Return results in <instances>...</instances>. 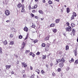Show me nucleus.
Returning a JSON list of instances; mask_svg holds the SVG:
<instances>
[{
	"label": "nucleus",
	"mask_w": 78,
	"mask_h": 78,
	"mask_svg": "<svg viewBox=\"0 0 78 78\" xmlns=\"http://www.w3.org/2000/svg\"><path fill=\"white\" fill-rule=\"evenodd\" d=\"M74 52L75 56H76L77 55V50H75L74 51Z\"/></svg>",
	"instance_id": "19"
},
{
	"label": "nucleus",
	"mask_w": 78,
	"mask_h": 78,
	"mask_svg": "<svg viewBox=\"0 0 78 78\" xmlns=\"http://www.w3.org/2000/svg\"><path fill=\"white\" fill-rule=\"evenodd\" d=\"M74 63L75 64H78V60H76L75 62H74Z\"/></svg>",
	"instance_id": "33"
},
{
	"label": "nucleus",
	"mask_w": 78,
	"mask_h": 78,
	"mask_svg": "<svg viewBox=\"0 0 78 78\" xmlns=\"http://www.w3.org/2000/svg\"><path fill=\"white\" fill-rule=\"evenodd\" d=\"M25 77H26V75H25V74H23V78H25Z\"/></svg>",
	"instance_id": "43"
},
{
	"label": "nucleus",
	"mask_w": 78,
	"mask_h": 78,
	"mask_svg": "<svg viewBox=\"0 0 78 78\" xmlns=\"http://www.w3.org/2000/svg\"><path fill=\"white\" fill-rule=\"evenodd\" d=\"M25 9H24V7H22V9L21 10V12H25Z\"/></svg>",
	"instance_id": "20"
},
{
	"label": "nucleus",
	"mask_w": 78,
	"mask_h": 78,
	"mask_svg": "<svg viewBox=\"0 0 78 78\" xmlns=\"http://www.w3.org/2000/svg\"><path fill=\"white\" fill-rule=\"evenodd\" d=\"M74 16H73V15H72V17H71V20H73V19H74Z\"/></svg>",
	"instance_id": "42"
},
{
	"label": "nucleus",
	"mask_w": 78,
	"mask_h": 78,
	"mask_svg": "<svg viewBox=\"0 0 78 78\" xmlns=\"http://www.w3.org/2000/svg\"><path fill=\"white\" fill-rule=\"evenodd\" d=\"M17 64H19V62H17Z\"/></svg>",
	"instance_id": "64"
},
{
	"label": "nucleus",
	"mask_w": 78,
	"mask_h": 78,
	"mask_svg": "<svg viewBox=\"0 0 78 78\" xmlns=\"http://www.w3.org/2000/svg\"><path fill=\"white\" fill-rule=\"evenodd\" d=\"M36 72H37L38 73V74H39V73L40 72L39 71V70L38 69H37L36 70Z\"/></svg>",
	"instance_id": "34"
},
{
	"label": "nucleus",
	"mask_w": 78,
	"mask_h": 78,
	"mask_svg": "<svg viewBox=\"0 0 78 78\" xmlns=\"http://www.w3.org/2000/svg\"><path fill=\"white\" fill-rule=\"evenodd\" d=\"M3 52H2V49L0 47V53H2Z\"/></svg>",
	"instance_id": "36"
},
{
	"label": "nucleus",
	"mask_w": 78,
	"mask_h": 78,
	"mask_svg": "<svg viewBox=\"0 0 78 78\" xmlns=\"http://www.w3.org/2000/svg\"><path fill=\"white\" fill-rule=\"evenodd\" d=\"M46 66L47 67V68H48V65H46Z\"/></svg>",
	"instance_id": "60"
},
{
	"label": "nucleus",
	"mask_w": 78,
	"mask_h": 78,
	"mask_svg": "<svg viewBox=\"0 0 78 78\" xmlns=\"http://www.w3.org/2000/svg\"><path fill=\"white\" fill-rule=\"evenodd\" d=\"M28 34H27L26 36V37L24 39V40H27V39H28Z\"/></svg>",
	"instance_id": "32"
},
{
	"label": "nucleus",
	"mask_w": 78,
	"mask_h": 78,
	"mask_svg": "<svg viewBox=\"0 0 78 78\" xmlns=\"http://www.w3.org/2000/svg\"><path fill=\"white\" fill-rule=\"evenodd\" d=\"M36 55H40V52H37L36 53Z\"/></svg>",
	"instance_id": "47"
},
{
	"label": "nucleus",
	"mask_w": 78,
	"mask_h": 78,
	"mask_svg": "<svg viewBox=\"0 0 78 78\" xmlns=\"http://www.w3.org/2000/svg\"><path fill=\"white\" fill-rule=\"evenodd\" d=\"M35 19H38V17H37V16H35Z\"/></svg>",
	"instance_id": "56"
},
{
	"label": "nucleus",
	"mask_w": 78,
	"mask_h": 78,
	"mask_svg": "<svg viewBox=\"0 0 78 78\" xmlns=\"http://www.w3.org/2000/svg\"><path fill=\"white\" fill-rule=\"evenodd\" d=\"M30 56H32L33 58H34V57H35V54L32 52H30Z\"/></svg>",
	"instance_id": "6"
},
{
	"label": "nucleus",
	"mask_w": 78,
	"mask_h": 78,
	"mask_svg": "<svg viewBox=\"0 0 78 78\" xmlns=\"http://www.w3.org/2000/svg\"><path fill=\"white\" fill-rule=\"evenodd\" d=\"M6 69H9V68L11 67V65H6L5 66Z\"/></svg>",
	"instance_id": "13"
},
{
	"label": "nucleus",
	"mask_w": 78,
	"mask_h": 78,
	"mask_svg": "<svg viewBox=\"0 0 78 78\" xmlns=\"http://www.w3.org/2000/svg\"><path fill=\"white\" fill-rule=\"evenodd\" d=\"M50 66L51 67H52V66H53V63L52 62L50 64Z\"/></svg>",
	"instance_id": "54"
},
{
	"label": "nucleus",
	"mask_w": 78,
	"mask_h": 78,
	"mask_svg": "<svg viewBox=\"0 0 78 78\" xmlns=\"http://www.w3.org/2000/svg\"><path fill=\"white\" fill-rule=\"evenodd\" d=\"M21 48V49H23V48H24V46H23Z\"/></svg>",
	"instance_id": "62"
},
{
	"label": "nucleus",
	"mask_w": 78,
	"mask_h": 78,
	"mask_svg": "<svg viewBox=\"0 0 78 78\" xmlns=\"http://www.w3.org/2000/svg\"><path fill=\"white\" fill-rule=\"evenodd\" d=\"M17 8H18L19 9L21 7H22V4H21V3H19L17 5Z\"/></svg>",
	"instance_id": "7"
},
{
	"label": "nucleus",
	"mask_w": 78,
	"mask_h": 78,
	"mask_svg": "<svg viewBox=\"0 0 78 78\" xmlns=\"http://www.w3.org/2000/svg\"><path fill=\"white\" fill-rule=\"evenodd\" d=\"M71 25L72 28H73V27H75V24L74 23H72L71 24Z\"/></svg>",
	"instance_id": "23"
},
{
	"label": "nucleus",
	"mask_w": 78,
	"mask_h": 78,
	"mask_svg": "<svg viewBox=\"0 0 78 78\" xmlns=\"http://www.w3.org/2000/svg\"><path fill=\"white\" fill-rule=\"evenodd\" d=\"M33 42H34V44H35V43H36V42H38V40H37L36 39L34 41H33Z\"/></svg>",
	"instance_id": "31"
},
{
	"label": "nucleus",
	"mask_w": 78,
	"mask_h": 78,
	"mask_svg": "<svg viewBox=\"0 0 78 78\" xmlns=\"http://www.w3.org/2000/svg\"><path fill=\"white\" fill-rule=\"evenodd\" d=\"M74 61V59L73 58H71V60L69 61V62H73Z\"/></svg>",
	"instance_id": "26"
},
{
	"label": "nucleus",
	"mask_w": 78,
	"mask_h": 78,
	"mask_svg": "<svg viewBox=\"0 0 78 78\" xmlns=\"http://www.w3.org/2000/svg\"><path fill=\"white\" fill-rule=\"evenodd\" d=\"M39 12L40 13V14H44V12H43V11L42 10H39Z\"/></svg>",
	"instance_id": "15"
},
{
	"label": "nucleus",
	"mask_w": 78,
	"mask_h": 78,
	"mask_svg": "<svg viewBox=\"0 0 78 78\" xmlns=\"http://www.w3.org/2000/svg\"><path fill=\"white\" fill-rule=\"evenodd\" d=\"M48 3L49 5H51L53 3V2L49 0L48 2Z\"/></svg>",
	"instance_id": "22"
},
{
	"label": "nucleus",
	"mask_w": 78,
	"mask_h": 78,
	"mask_svg": "<svg viewBox=\"0 0 78 78\" xmlns=\"http://www.w3.org/2000/svg\"><path fill=\"white\" fill-rule=\"evenodd\" d=\"M50 48V44H46V47L45 48V51H48L49 50Z\"/></svg>",
	"instance_id": "1"
},
{
	"label": "nucleus",
	"mask_w": 78,
	"mask_h": 78,
	"mask_svg": "<svg viewBox=\"0 0 78 78\" xmlns=\"http://www.w3.org/2000/svg\"><path fill=\"white\" fill-rule=\"evenodd\" d=\"M32 28H35V25H33L32 26Z\"/></svg>",
	"instance_id": "52"
},
{
	"label": "nucleus",
	"mask_w": 78,
	"mask_h": 78,
	"mask_svg": "<svg viewBox=\"0 0 78 78\" xmlns=\"http://www.w3.org/2000/svg\"><path fill=\"white\" fill-rule=\"evenodd\" d=\"M35 11H36V10H33L32 11V12H33V13H34V12Z\"/></svg>",
	"instance_id": "53"
},
{
	"label": "nucleus",
	"mask_w": 78,
	"mask_h": 78,
	"mask_svg": "<svg viewBox=\"0 0 78 78\" xmlns=\"http://www.w3.org/2000/svg\"><path fill=\"white\" fill-rule=\"evenodd\" d=\"M46 55H43L42 57V59H43V60L44 59H46Z\"/></svg>",
	"instance_id": "8"
},
{
	"label": "nucleus",
	"mask_w": 78,
	"mask_h": 78,
	"mask_svg": "<svg viewBox=\"0 0 78 78\" xmlns=\"http://www.w3.org/2000/svg\"><path fill=\"white\" fill-rule=\"evenodd\" d=\"M21 64L22 65V67H27L28 66L27 64L25 63V62H22Z\"/></svg>",
	"instance_id": "3"
},
{
	"label": "nucleus",
	"mask_w": 78,
	"mask_h": 78,
	"mask_svg": "<svg viewBox=\"0 0 78 78\" xmlns=\"http://www.w3.org/2000/svg\"><path fill=\"white\" fill-rule=\"evenodd\" d=\"M10 44L11 45H13V44H14V42L13 41H11L10 42Z\"/></svg>",
	"instance_id": "40"
},
{
	"label": "nucleus",
	"mask_w": 78,
	"mask_h": 78,
	"mask_svg": "<svg viewBox=\"0 0 78 78\" xmlns=\"http://www.w3.org/2000/svg\"><path fill=\"white\" fill-rule=\"evenodd\" d=\"M69 67H67V70H69Z\"/></svg>",
	"instance_id": "61"
},
{
	"label": "nucleus",
	"mask_w": 78,
	"mask_h": 78,
	"mask_svg": "<svg viewBox=\"0 0 78 78\" xmlns=\"http://www.w3.org/2000/svg\"><path fill=\"white\" fill-rule=\"evenodd\" d=\"M42 47H45V44L44 43H43L41 44Z\"/></svg>",
	"instance_id": "21"
},
{
	"label": "nucleus",
	"mask_w": 78,
	"mask_h": 78,
	"mask_svg": "<svg viewBox=\"0 0 78 78\" xmlns=\"http://www.w3.org/2000/svg\"><path fill=\"white\" fill-rule=\"evenodd\" d=\"M24 30L25 31H26V32H28V28L27 27H25L24 28Z\"/></svg>",
	"instance_id": "11"
},
{
	"label": "nucleus",
	"mask_w": 78,
	"mask_h": 78,
	"mask_svg": "<svg viewBox=\"0 0 78 78\" xmlns=\"http://www.w3.org/2000/svg\"><path fill=\"white\" fill-rule=\"evenodd\" d=\"M5 13L6 16H9L10 14V11L8 10H6L5 11Z\"/></svg>",
	"instance_id": "4"
},
{
	"label": "nucleus",
	"mask_w": 78,
	"mask_h": 78,
	"mask_svg": "<svg viewBox=\"0 0 78 78\" xmlns=\"http://www.w3.org/2000/svg\"><path fill=\"white\" fill-rule=\"evenodd\" d=\"M61 61V60L60 59H56V62H57V64H58V63L60 62Z\"/></svg>",
	"instance_id": "9"
},
{
	"label": "nucleus",
	"mask_w": 78,
	"mask_h": 78,
	"mask_svg": "<svg viewBox=\"0 0 78 78\" xmlns=\"http://www.w3.org/2000/svg\"><path fill=\"white\" fill-rule=\"evenodd\" d=\"M64 65V63L60 62L59 63L58 66H59V67H60V68H62V67H63Z\"/></svg>",
	"instance_id": "5"
},
{
	"label": "nucleus",
	"mask_w": 78,
	"mask_h": 78,
	"mask_svg": "<svg viewBox=\"0 0 78 78\" xmlns=\"http://www.w3.org/2000/svg\"><path fill=\"white\" fill-rule=\"evenodd\" d=\"M23 37H22V36L21 35H19V39H22V38Z\"/></svg>",
	"instance_id": "38"
},
{
	"label": "nucleus",
	"mask_w": 78,
	"mask_h": 78,
	"mask_svg": "<svg viewBox=\"0 0 78 78\" xmlns=\"http://www.w3.org/2000/svg\"><path fill=\"white\" fill-rule=\"evenodd\" d=\"M73 30H72V32L73 33V35H75V33H76V30H75V29H73L72 28Z\"/></svg>",
	"instance_id": "10"
},
{
	"label": "nucleus",
	"mask_w": 78,
	"mask_h": 78,
	"mask_svg": "<svg viewBox=\"0 0 78 78\" xmlns=\"http://www.w3.org/2000/svg\"><path fill=\"white\" fill-rule=\"evenodd\" d=\"M66 24L67 25V26H69V22H67L66 23Z\"/></svg>",
	"instance_id": "48"
},
{
	"label": "nucleus",
	"mask_w": 78,
	"mask_h": 78,
	"mask_svg": "<svg viewBox=\"0 0 78 78\" xmlns=\"http://www.w3.org/2000/svg\"><path fill=\"white\" fill-rule=\"evenodd\" d=\"M57 71L58 72H60L61 71V68H58L57 69Z\"/></svg>",
	"instance_id": "30"
},
{
	"label": "nucleus",
	"mask_w": 78,
	"mask_h": 78,
	"mask_svg": "<svg viewBox=\"0 0 78 78\" xmlns=\"http://www.w3.org/2000/svg\"><path fill=\"white\" fill-rule=\"evenodd\" d=\"M41 73H42V75H44V74H45V72H44V70H41Z\"/></svg>",
	"instance_id": "35"
},
{
	"label": "nucleus",
	"mask_w": 78,
	"mask_h": 78,
	"mask_svg": "<svg viewBox=\"0 0 78 78\" xmlns=\"http://www.w3.org/2000/svg\"><path fill=\"white\" fill-rule=\"evenodd\" d=\"M52 75L54 76L56 75V74L55 73L53 72L52 73Z\"/></svg>",
	"instance_id": "50"
},
{
	"label": "nucleus",
	"mask_w": 78,
	"mask_h": 78,
	"mask_svg": "<svg viewBox=\"0 0 78 78\" xmlns=\"http://www.w3.org/2000/svg\"><path fill=\"white\" fill-rule=\"evenodd\" d=\"M30 15H31V16L32 17H34V15L33 14V13H31L30 14Z\"/></svg>",
	"instance_id": "44"
},
{
	"label": "nucleus",
	"mask_w": 78,
	"mask_h": 78,
	"mask_svg": "<svg viewBox=\"0 0 78 78\" xmlns=\"http://www.w3.org/2000/svg\"><path fill=\"white\" fill-rule=\"evenodd\" d=\"M44 18H41V20H44Z\"/></svg>",
	"instance_id": "63"
},
{
	"label": "nucleus",
	"mask_w": 78,
	"mask_h": 78,
	"mask_svg": "<svg viewBox=\"0 0 78 78\" xmlns=\"http://www.w3.org/2000/svg\"><path fill=\"white\" fill-rule=\"evenodd\" d=\"M49 37H46L44 38V41H48L49 39Z\"/></svg>",
	"instance_id": "24"
},
{
	"label": "nucleus",
	"mask_w": 78,
	"mask_h": 78,
	"mask_svg": "<svg viewBox=\"0 0 78 78\" xmlns=\"http://www.w3.org/2000/svg\"><path fill=\"white\" fill-rule=\"evenodd\" d=\"M73 16H74V17H76V12H73Z\"/></svg>",
	"instance_id": "28"
},
{
	"label": "nucleus",
	"mask_w": 78,
	"mask_h": 78,
	"mask_svg": "<svg viewBox=\"0 0 78 78\" xmlns=\"http://www.w3.org/2000/svg\"><path fill=\"white\" fill-rule=\"evenodd\" d=\"M24 0H22V2L21 3H23V2H24Z\"/></svg>",
	"instance_id": "58"
},
{
	"label": "nucleus",
	"mask_w": 78,
	"mask_h": 78,
	"mask_svg": "<svg viewBox=\"0 0 78 78\" xmlns=\"http://www.w3.org/2000/svg\"><path fill=\"white\" fill-rule=\"evenodd\" d=\"M30 50H26L25 51V53H30Z\"/></svg>",
	"instance_id": "37"
},
{
	"label": "nucleus",
	"mask_w": 78,
	"mask_h": 78,
	"mask_svg": "<svg viewBox=\"0 0 78 78\" xmlns=\"http://www.w3.org/2000/svg\"><path fill=\"white\" fill-rule=\"evenodd\" d=\"M65 62V59L64 58H62L61 61V62L62 63H64V62Z\"/></svg>",
	"instance_id": "12"
},
{
	"label": "nucleus",
	"mask_w": 78,
	"mask_h": 78,
	"mask_svg": "<svg viewBox=\"0 0 78 78\" xmlns=\"http://www.w3.org/2000/svg\"><path fill=\"white\" fill-rule=\"evenodd\" d=\"M53 31L54 33H56L57 32V30L56 29H53Z\"/></svg>",
	"instance_id": "27"
},
{
	"label": "nucleus",
	"mask_w": 78,
	"mask_h": 78,
	"mask_svg": "<svg viewBox=\"0 0 78 78\" xmlns=\"http://www.w3.org/2000/svg\"><path fill=\"white\" fill-rule=\"evenodd\" d=\"M10 37H13V34H11L10 35Z\"/></svg>",
	"instance_id": "46"
},
{
	"label": "nucleus",
	"mask_w": 78,
	"mask_h": 78,
	"mask_svg": "<svg viewBox=\"0 0 78 78\" xmlns=\"http://www.w3.org/2000/svg\"><path fill=\"white\" fill-rule=\"evenodd\" d=\"M14 72H13V71H12V72H11V74H14Z\"/></svg>",
	"instance_id": "59"
},
{
	"label": "nucleus",
	"mask_w": 78,
	"mask_h": 78,
	"mask_svg": "<svg viewBox=\"0 0 78 78\" xmlns=\"http://www.w3.org/2000/svg\"><path fill=\"white\" fill-rule=\"evenodd\" d=\"M22 45L23 47H25V43L24 42H23L22 43Z\"/></svg>",
	"instance_id": "39"
},
{
	"label": "nucleus",
	"mask_w": 78,
	"mask_h": 78,
	"mask_svg": "<svg viewBox=\"0 0 78 78\" xmlns=\"http://www.w3.org/2000/svg\"><path fill=\"white\" fill-rule=\"evenodd\" d=\"M72 27H68L66 29V31H68V32H70L72 31Z\"/></svg>",
	"instance_id": "2"
},
{
	"label": "nucleus",
	"mask_w": 78,
	"mask_h": 78,
	"mask_svg": "<svg viewBox=\"0 0 78 78\" xmlns=\"http://www.w3.org/2000/svg\"><path fill=\"white\" fill-rule=\"evenodd\" d=\"M37 5H35L34 7L32 8V9H36V8H37Z\"/></svg>",
	"instance_id": "25"
},
{
	"label": "nucleus",
	"mask_w": 78,
	"mask_h": 78,
	"mask_svg": "<svg viewBox=\"0 0 78 78\" xmlns=\"http://www.w3.org/2000/svg\"><path fill=\"white\" fill-rule=\"evenodd\" d=\"M30 69L31 70H33V67H32V66H30Z\"/></svg>",
	"instance_id": "51"
},
{
	"label": "nucleus",
	"mask_w": 78,
	"mask_h": 78,
	"mask_svg": "<svg viewBox=\"0 0 78 78\" xmlns=\"http://www.w3.org/2000/svg\"><path fill=\"white\" fill-rule=\"evenodd\" d=\"M55 27V24H53V23H51L50 25V27Z\"/></svg>",
	"instance_id": "18"
},
{
	"label": "nucleus",
	"mask_w": 78,
	"mask_h": 78,
	"mask_svg": "<svg viewBox=\"0 0 78 78\" xmlns=\"http://www.w3.org/2000/svg\"><path fill=\"white\" fill-rule=\"evenodd\" d=\"M42 2L43 3H45V0H43Z\"/></svg>",
	"instance_id": "57"
},
{
	"label": "nucleus",
	"mask_w": 78,
	"mask_h": 78,
	"mask_svg": "<svg viewBox=\"0 0 78 78\" xmlns=\"http://www.w3.org/2000/svg\"><path fill=\"white\" fill-rule=\"evenodd\" d=\"M6 22H7V23H8V22H10V20H7L6 21Z\"/></svg>",
	"instance_id": "55"
},
{
	"label": "nucleus",
	"mask_w": 78,
	"mask_h": 78,
	"mask_svg": "<svg viewBox=\"0 0 78 78\" xmlns=\"http://www.w3.org/2000/svg\"><path fill=\"white\" fill-rule=\"evenodd\" d=\"M59 21H60V19H57L55 20V23H58L59 22Z\"/></svg>",
	"instance_id": "14"
},
{
	"label": "nucleus",
	"mask_w": 78,
	"mask_h": 78,
	"mask_svg": "<svg viewBox=\"0 0 78 78\" xmlns=\"http://www.w3.org/2000/svg\"><path fill=\"white\" fill-rule=\"evenodd\" d=\"M12 31L13 32H15V31H16V30L14 28H13L12 29Z\"/></svg>",
	"instance_id": "45"
},
{
	"label": "nucleus",
	"mask_w": 78,
	"mask_h": 78,
	"mask_svg": "<svg viewBox=\"0 0 78 78\" xmlns=\"http://www.w3.org/2000/svg\"><path fill=\"white\" fill-rule=\"evenodd\" d=\"M66 11L67 13H69L70 12V8L69 7L66 8Z\"/></svg>",
	"instance_id": "16"
},
{
	"label": "nucleus",
	"mask_w": 78,
	"mask_h": 78,
	"mask_svg": "<svg viewBox=\"0 0 78 78\" xmlns=\"http://www.w3.org/2000/svg\"><path fill=\"white\" fill-rule=\"evenodd\" d=\"M29 9H31V5H29Z\"/></svg>",
	"instance_id": "49"
},
{
	"label": "nucleus",
	"mask_w": 78,
	"mask_h": 78,
	"mask_svg": "<svg viewBox=\"0 0 78 78\" xmlns=\"http://www.w3.org/2000/svg\"><path fill=\"white\" fill-rule=\"evenodd\" d=\"M69 49V46L68 45H67L66 47V50L67 51Z\"/></svg>",
	"instance_id": "17"
},
{
	"label": "nucleus",
	"mask_w": 78,
	"mask_h": 78,
	"mask_svg": "<svg viewBox=\"0 0 78 78\" xmlns=\"http://www.w3.org/2000/svg\"><path fill=\"white\" fill-rule=\"evenodd\" d=\"M8 44V42H7V41L6 40H5V41L4 42V45H6Z\"/></svg>",
	"instance_id": "29"
},
{
	"label": "nucleus",
	"mask_w": 78,
	"mask_h": 78,
	"mask_svg": "<svg viewBox=\"0 0 78 78\" xmlns=\"http://www.w3.org/2000/svg\"><path fill=\"white\" fill-rule=\"evenodd\" d=\"M34 74L33 75H32L31 76V78H34Z\"/></svg>",
	"instance_id": "41"
}]
</instances>
